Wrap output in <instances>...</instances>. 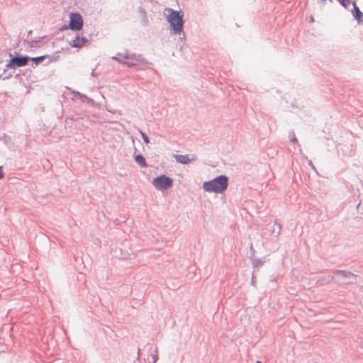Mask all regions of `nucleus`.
Instances as JSON below:
<instances>
[{
    "mask_svg": "<svg viewBox=\"0 0 363 363\" xmlns=\"http://www.w3.org/2000/svg\"><path fill=\"white\" fill-rule=\"evenodd\" d=\"M292 141H293V142H294V143H295V142L296 143V142H297V140H296V138H294L292 140Z\"/></svg>",
    "mask_w": 363,
    "mask_h": 363,
    "instance_id": "nucleus-16",
    "label": "nucleus"
},
{
    "mask_svg": "<svg viewBox=\"0 0 363 363\" xmlns=\"http://www.w3.org/2000/svg\"><path fill=\"white\" fill-rule=\"evenodd\" d=\"M4 176V174L3 172V170L1 169V167H0V179H2Z\"/></svg>",
    "mask_w": 363,
    "mask_h": 363,
    "instance_id": "nucleus-15",
    "label": "nucleus"
},
{
    "mask_svg": "<svg viewBox=\"0 0 363 363\" xmlns=\"http://www.w3.org/2000/svg\"><path fill=\"white\" fill-rule=\"evenodd\" d=\"M257 363H261V362L258 361V362H257Z\"/></svg>",
    "mask_w": 363,
    "mask_h": 363,
    "instance_id": "nucleus-17",
    "label": "nucleus"
},
{
    "mask_svg": "<svg viewBox=\"0 0 363 363\" xmlns=\"http://www.w3.org/2000/svg\"><path fill=\"white\" fill-rule=\"evenodd\" d=\"M167 13L166 18L175 33H180L183 28L182 16L179 11H174L172 9H165Z\"/></svg>",
    "mask_w": 363,
    "mask_h": 363,
    "instance_id": "nucleus-2",
    "label": "nucleus"
},
{
    "mask_svg": "<svg viewBox=\"0 0 363 363\" xmlns=\"http://www.w3.org/2000/svg\"><path fill=\"white\" fill-rule=\"evenodd\" d=\"M354 6V10H353V15L357 19H360L362 16V13L359 11V8L357 6L356 3H353Z\"/></svg>",
    "mask_w": 363,
    "mask_h": 363,
    "instance_id": "nucleus-11",
    "label": "nucleus"
},
{
    "mask_svg": "<svg viewBox=\"0 0 363 363\" xmlns=\"http://www.w3.org/2000/svg\"><path fill=\"white\" fill-rule=\"evenodd\" d=\"M118 62L127 65L129 67L137 66L143 62V59L140 55L129 53L128 52H124L118 53L116 57H113Z\"/></svg>",
    "mask_w": 363,
    "mask_h": 363,
    "instance_id": "nucleus-3",
    "label": "nucleus"
},
{
    "mask_svg": "<svg viewBox=\"0 0 363 363\" xmlns=\"http://www.w3.org/2000/svg\"><path fill=\"white\" fill-rule=\"evenodd\" d=\"M338 1L344 7H347L350 4V0H338Z\"/></svg>",
    "mask_w": 363,
    "mask_h": 363,
    "instance_id": "nucleus-13",
    "label": "nucleus"
},
{
    "mask_svg": "<svg viewBox=\"0 0 363 363\" xmlns=\"http://www.w3.org/2000/svg\"><path fill=\"white\" fill-rule=\"evenodd\" d=\"M152 184L156 189L163 191L172 186L173 180L170 177L162 175L155 178L152 182Z\"/></svg>",
    "mask_w": 363,
    "mask_h": 363,
    "instance_id": "nucleus-4",
    "label": "nucleus"
},
{
    "mask_svg": "<svg viewBox=\"0 0 363 363\" xmlns=\"http://www.w3.org/2000/svg\"><path fill=\"white\" fill-rule=\"evenodd\" d=\"M174 158L176 161L181 164H188L191 161H194L196 158L195 155H175Z\"/></svg>",
    "mask_w": 363,
    "mask_h": 363,
    "instance_id": "nucleus-7",
    "label": "nucleus"
},
{
    "mask_svg": "<svg viewBox=\"0 0 363 363\" xmlns=\"http://www.w3.org/2000/svg\"><path fill=\"white\" fill-rule=\"evenodd\" d=\"M45 58V56H40V57H33L31 60L34 62L38 64V63L41 62L42 61H43Z\"/></svg>",
    "mask_w": 363,
    "mask_h": 363,
    "instance_id": "nucleus-12",
    "label": "nucleus"
},
{
    "mask_svg": "<svg viewBox=\"0 0 363 363\" xmlns=\"http://www.w3.org/2000/svg\"><path fill=\"white\" fill-rule=\"evenodd\" d=\"M28 57H14L6 64L7 69H13L17 67H23L28 64Z\"/></svg>",
    "mask_w": 363,
    "mask_h": 363,
    "instance_id": "nucleus-6",
    "label": "nucleus"
},
{
    "mask_svg": "<svg viewBox=\"0 0 363 363\" xmlns=\"http://www.w3.org/2000/svg\"><path fill=\"white\" fill-rule=\"evenodd\" d=\"M83 19L78 13H71L69 15V24L68 28L72 30H81L83 27Z\"/></svg>",
    "mask_w": 363,
    "mask_h": 363,
    "instance_id": "nucleus-5",
    "label": "nucleus"
},
{
    "mask_svg": "<svg viewBox=\"0 0 363 363\" xmlns=\"http://www.w3.org/2000/svg\"><path fill=\"white\" fill-rule=\"evenodd\" d=\"M335 275L341 278H350L352 277H354V274L350 272L340 270L335 272Z\"/></svg>",
    "mask_w": 363,
    "mask_h": 363,
    "instance_id": "nucleus-9",
    "label": "nucleus"
},
{
    "mask_svg": "<svg viewBox=\"0 0 363 363\" xmlns=\"http://www.w3.org/2000/svg\"><path fill=\"white\" fill-rule=\"evenodd\" d=\"M135 160L141 167H147V163H146L145 159L143 155H136L135 157Z\"/></svg>",
    "mask_w": 363,
    "mask_h": 363,
    "instance_id": "nucleus-10",
    "label": "nucleus"
},
{
    "mask_svg": "<svg viewBox=\"0 0 363 363\" xmlns=\"http://www.w3.org/2000/svg\"><path fill=\"white\" fill-rule=\"evenodd\" d=\"M88 42V40L84 37L81 36H77L71 43L70 45L72 48H82L83 47L86 43Z\"/></svg>",
    "mask_w": 363,
    "mask_h": 363,
    "instance_id": "nucleus-8",
    "label": "nucleus"
},
{
    "mask_svg": "<svg viewBox=\"0 0 363 363\" xmlns=\"http://www.w3.org/2000/svg\"><path fill=\"white\" fill-rule=\"evenodd\" d=\"M228 185V178L225 176L221 175L211 181L204 182L203 188L208 192L222 193L227 189Z\"/></svg>",
    "mask_w": 363,
    "mask_h": 363,
    "instance_id": "nucleus-1",
    "label": "nucleus"
},
{
    "mask_svg": "<svg viewBox=\"0 0 363 363\" xmlns=\"http://www.w3.org/2000/svg\"><path fill=\"white\" fill-rule=\"evenodd\" d=\"M140 134H141V135L143 137V139L144 142L146 144H148L150 143L148 137L144 133H143V132H140Z\"/></svg>",
    "mask_w": 363,
    "mask_h": 363,
    "instance_id": "nucleus-14",
    "label": "nucleus"
}]
</instances>
